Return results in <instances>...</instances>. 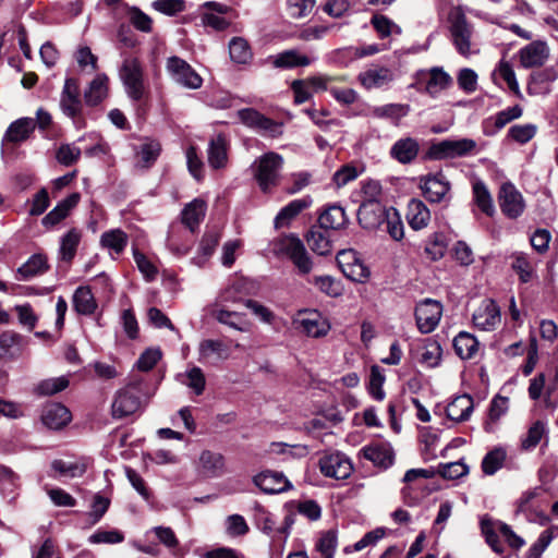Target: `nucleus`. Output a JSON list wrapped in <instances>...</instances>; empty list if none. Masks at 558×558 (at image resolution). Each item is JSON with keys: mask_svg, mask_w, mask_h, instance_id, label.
<instances>
[{"mask_svg": "<svg viewBox=\"0 0 558 558\" xmlns=\"http://www.w3.org/2000/svg\"><path fill=\"white\" fill-rule=\"evenodd\" d=\"M442 315L440 302L425 299L415 307V319L422 333H429L436 329Z\"/></svg>", "mask_w": 558, "mask_h": 558, "instance_id": "9", "label": "nucleus"}, {"mask_svg": "<svg viewBox=\"0 0 558 558\" xmlns=\"http://www.w3.org/2000/svg\"><path fill=\"white\" fill-rule=\"evenodd\" d=\"M161 153V145L156 140H146L138 146L137 157L141 167L149 168L158 159Z\"/></svg>", "mask_w": 558, "mask_h": 558, "instance_id": "46", "label": "nucleus"}, {"mask_svg": "<svg viewBox=\"0 0 558 558\" xmlns=\"http://www.w3.org/2000/svg\"><path fill=\"white\" fill-rule=\"evenodd\" d=\"M279 247L291 259L300 275L312 271L313 262L300 238L294 234L287 235L280 240Z\"/></svg>", "mask_w": 558, "mask_h": 558, "instance_id": "6", "label": "nucleus"}, {"mask_svg": "<svg viewBox=\"0 0 558 558\" xmlns=\"http://www.w3.org/2000/svg\"><path fill=\"white\" fill-rule=\"evenodd\" d=\"M337 262L343 275L348 279L360 283L368 280L371 271L368 267L356 256L354 251H341L337 256Z\"/></svg>", "mask_w": 558, "mask_h": 558, "instance_id": "11", "label": "nucleus"}, {"mask_svg": "<svg viewBox=\"0 0 558 558\" xmlns=\"http://www.w3.org/2000/svg\"><path fill=\"white\" fill-rule=\"evenodd\" d=\"M337 545V532L335 530H328L320 534L316 544V549L324 556V558H333Z\"/></svg>", "mask_w": 558, "mask_h": 558, "instance_id": "51", "label": "nucleus"}, {"mask_svg": "<svg viewBox=\"0 0 558 558\" xmlns=\"http://www.w3.org/2000/svg\"><path fill=\"white\" fill-rule=\"evenodd\" d=\"M361 192L363 195L362 202L380 203L383 189L379 181L373 179L363 181Z\"/></svg>", "mask_w": 558, "mask_h": 558, "instance_id": "64", "label": "nucleus"}, {"mask_svg": "<svg viewBox=\"0 0 558 558\" xmlns=\"http://www.w3.org/2000/svg\"><path fill=\"white\" fill-rule=\"evenodd\" d=\"M319 469L325 476L335 480H347L353 471L351 461L340 452L323 457Z\"/></svg>", "mask_w": 558, "mask_h": 558, "instance_id": "13", "label": "nucleus"}, {"mask_svg": "<svg viewBox=\"0 0 558 558\" xmlns=\"http://www.w3.org/2000/svg\"><path fill=\"white\" fill-rule=\"evenodd\" d=\"M282 165L283 158L275 151H268L254 161L251 169L262 192L268 193L278 185Z\"/></svg>", "mask_w": 558, "mask_h": 558, "instance_id": "2", "label": "nucleus"}, {"mask_svg": "<svg viewBox=\"0 0 558 558\" xmlns=\"http://www.w3.org/2000/svg\"><path fill=\"white\" fill-rule=\"evenodd\" d=\"M306 241L310 248L322 256L328 255L331 253V242L329 240L328 230L318 228H312L306 234Z\"/></svg>", "mask_w": 558, "mask_h": 558, "instance_id": "40", "label": "nucleus"}, {"mask_svg": "<svg viewBox=\"0 0 558 558\" xmlns=\"http://www.w3.org/2000/svg\"><path fill=\"white\" fill-rule=\"evenodd\" d=\"M347 223V216L341 206H329L318 218L320 229L336 230Z\"/></svg>", "mask_w": 558, "mask_h": 558, "instance_id": "41", "label": "nucleus"}, {"mask_svg": "<svg viewBox=\"0 0 558 558\" xmlns=\"http://www.w3.org/2000/svg\"><path fill=\"white\" fill-rule=\"evenodd\" d=\"M395 80V74L387 66L374 65L359 74L361 85L366 89L381 88Z\"/></svg>", "mask_w": 558, "mask_h": 558, "instance_id": "18", "label": "nucleus"}, {"mask_svg": "<svg viewBox=\"0 0 558 558\" xmlns=\"http://www.w3.org/2000/svg\"><path fill=\"white\" fill-rule=\"evenodd\" d=\"M506 460V451L502 448H495L489 451L482 461V470L487 475L495 474Z\"/></svg>", "mask_w": 558, "mask_h": 558, "instance_id": "50", "label": "nucleus"}, {"mask_svg": "<svg viewBox=\"0 0 558 558\" xmlns=\"http://www.w3.org/2000/svg\"><path fill=\"white\" fill-rule=\"evenodd\" d=\"M108 76L104 73L97 74L84 92V101L87 106L95 107L107 98Z\"/></svg>", "mask_w": 558, "mask_h": 558, "instance_id": "32", "label": "nucleus"}, {"mask_svg": "<svg viewBox=\"0 0 558 558\" xmlns=\"http://www.w3.org/2000/svg\"><path fill=\"white\" fill-rule=\"evenodd\" d=\"M128 235L121 229H113L104 232L100 238V243L104 247L113 251L116 254H121L128 245Z\"/></svg>", "mask_w": 558, "mask_h": 558, "instance_id": "47", "label": "nucleus"}, {"mask_svg": "<svg viewBox=\"0 0 558 558\" xmlns=\"http://www.w3.org/2000/svg\"><path fill=\"white\" fill-rule=\"evenodd\" d=\"M500 322V310L494 300L486 299L473 314V324L482 330H490Z\"/></svg>", "mask_w": 558, "mask_h": 558, "instance_id": "19", "label": "nucleus"}, {"mask_svg": "<svg viewBox=\"0 0 558 558\" xmlns=\"http://www.w3.org/2000/svg\"><path fill=\"white\" fill-rule=\"evenodd\" d=\"M206 214V203L203 199L195 198L182 210V222L191 230L194 231Z\"/></svg>", "mask_w": 558, "mask_h": 558, "instance_id": "39", "label": "nucleus"}, {"mask_svg": "<svg viewBox=\"0 0 558 558\" xmlns=\"http://www.w3.org/2000/svg\"><path fill=\"white\" fill-rule=\"evenodd\" d=\"M363 457L369 460L374 465L388 469L395 460L392 447L387 442H378L365 446L362 449Z\"/></svg>", "mask_w": 558, "mask_h": 558, "instance_id": "22", "label": "nucleus"}, {"mask_svg": "<svg viewBox=\"0 0 558 558\" xmlns=\"http://www.w3.org/2000/svg\"><path fill=\"white\" fill-rule=\"evenodd\" d=\"M253 282L246 278H236L219 294L221 303H244V296L252 293Z\"/></svg>", "mask_w": 558, "mask_h": 558, "instance_id": "25", "label": "nucleus"}, {"mask_svg": "<svg viewBox=\"0 0 558 558\" xmlns=\"http://www.w3.org/2000/svg\"><path fill=\"white\" fill-rule=\"evenodd\" d=\"M469 473V466L462 461L439 464L436 474L441 475L447 480H457Z\"/></svg>", "mask_w": 558, "mask_h": 558, "instance_id": "53", "label": "nucleus"}, {"mask_svg": "<svg viewBox=\"0 0 558 558\" xmlns=\"http://www.w3.org/2000/svg\"><path fill=\"white\" fill-rule=\"evenodd\" d=\"M229 143L225 135L211 138L207 149L208 163L214 169L225 168L228 162Z\"/></svg>", "mask_w": 558, "mask_h": 558, "instance_id": "28", "label": "nucleus"}, {"mask_svg": "<svg viewBox=\"0 0 558 558\" xmlns=\"http://www.w3.org/2000/svg\"><path fill=\"white\" fill-rule=\"evenodd\" d=\"M476 143L471 138L444 140L430 146L428 157L434 160L464 157L475 149Z\"/></svg>", "mask_w": 558, "mask_h": 558, "instance_id": "5", "label": "nucleus"}, {"mask_svg": "<svg viewBox=\"0 0 558 558\" xmlns=\"http://www.w3.org/2000/svg\"><path fill=\"white\" fill-rule=\"evenodd\" d=\"M41 421L50 429H60L71 421V413L61 403H50L44 408Z\"/></svg>", "mask_w": 558, "mask_h": 558, "instance_id": "27", "label": "nucleus"}, {"mask_svg": "<svg viewBox=\"0 0 558 558\" xmlns=\"http://www.w3.org/2000/svg\"><path fill=\"white\" fill-rule=\"evenodd\" d=\"M199 471L207 477H219L226 472V460L220 452L204 450L198 459Z\"/></svg>", "mask_w": 558, "mask_h": 558, "instance_id": "23", "label": "nucleus"}, {"mask_svg": "<svg viewBox=\"0 0 558 558\" xmlns=\"http://www.w3.org/2000/svg\"><path fill=\"white\" fill-rule=\"evenodd\" d=\"M388 213L381 203L362 202L357 210V220L363 229L375 230L384 225Z\"/></svg>", "mask_w": 558, "mask_h": 558, "instance_id": "14", "label": "nucleus"}, {"mask_svg": "<svg viewBox=\"0 0 558 558\" xmlns=\"http://www.w3.org/2000/svg\"><path fill=\"white\" fill-rule=\"evenodd\" d=\"M238 117L240 121L251 128L255 129L257 131H263L266 133H269L271 135L276 134L278 132L279 125L272 121L271 119L265 117L260 112H258L256 109L253 108H244L238 111Z\"/></svg>", "mask_w": 558, "mask_h": 558, "instance_id": "20", "label": "nucleus"}, {"mask_svg": "<svg viewBox=\"0 0 558 558\" xmlns=\"http://www.w3.org/2000/svg\"><path fill=\"white\" fill-rule=\"evenodd\" d=\"M119 75L128 97L133 101L142 100L146 90L144 86V72L140 60L137 58L124 59Z\"/></svg>", "mask_w": 558, "mask_h": 558, "instance_id": "3", "label": "nucleus"}, {"mask_svg": "<svg viewBox=\"0 0 558 558\" xmlns=\"http://www.w3.org/2000/svg\"><path fill=\"white\" fill-rule=\"evenodd\" d=\"M420 186L424 196L432 203L444 201L450 190V184L441 172L422 178Z\"/></svg>", "mask_w": 558, "mask_h": 558, "instance_id": "16", "label": "nucleus"}, {"mask_svg": "<svg viewBox=\"0 0 558 558\" xmlns=\"http://www.w3.org/2000/svg\"><path fill=\"white\" fill-rule=\"evenodd\" d=\"M512 268L519 275L520 280L529 282L533 276V267L524 253H514L512 255Z\"/></svg>", "mask_w": 558, "mask_h": 558, "instance_id": "55", "label": "nucleus"}, {"mask_svg": "<svg viewBox=\"0 0 558 558\" xmlns=\"http://www.w3.org/2000/svg\"><path fill=\"white\" fill-rule=\"evenodd\" d=\"M501 211L511 219L518 218L524 210L522 194L511 182H505L498 195Z\"/></svg>", "mask_w": 558, "mask_h": 558, "instance_id": "12", "label": "nucleus"}, {"mask_svg": "<svg viewBox=\"0 0 558 558\" xmlns=\"http://www.w3.org/2000/svg\"><path fill=\"white\" fill-rule=\"evenodd\" d=\"M62 112L71 118L77 128L84 126L82 118L83 104L81 100L80 84L74 77H66L60 96Z\"/></svg>", "mask_w": 558, "mask_h": 558, "instance_id": "4", "label": "nucleus"}, {"mask_svg": "<svg viewBox=\"0 0 558 558\" xmlns=\"http://www.w3.org/2000/svg\"><path fill=\"white\" fill-rule=\"evenodd\" d=\"M48 268L47 257L43 254H34L17 268L15 278L20 281H27L45 274Z\"/></svg>", "mask_w": 558, "mask_h": 558, "instance_id": "30", "label": "nucleus"}, {"mask_svg": "<svg viewBox=\"0 0 558 558\" xmlns=\"http://www.w3.org/2000/svg\"><path fill=\"white\" fill-rule=\"evenodd\" d=\"M546 433L545 424L542 421H536L527 430L525 436L521 439V447L524 450L535 448Z\"/></svg>", "mask_w": 558, "mask_h": 558, "instance_id": "52", "label": "nucleus"}, {"mask_svg": "<svg viewBox=\"0 0 558 558\" xmlns=\"http://www.w3.org/2000/svg\"><path fill=\"white\" fill-rule=\"evenodd\" d=\"M81 149L73 144H62L57 153L56 158L59 163L69 167L74 165L81 157Z\"/></svg>", "mask_w": 558, "mask_h": 558, "instance_id": "57", "label": "nucleus"}, {"mask_svg": "<svg viewBox=\"0 0 558 558\" xmlns=\"http://www.w3.org/2000/svg\"><path fill=\"white\" fill-rule=\"evenodd\" d=\"M253 483L265 494H280L291 488V483L283 473L270 470L255 475Z\"/></svg>", "mask_w": 558, "mask_h": 558, "instance_id": "15", "label": "nucleus"}, {"mask_svg": "<svg viewBox=\"0 0 558 558\" xmlns=\"http://www.w3.org/2000/svg\"><path fill=\"white\" fill-rule=\"evenodd\" d=\"M186 380L183 381L195 395L199 396L205 390L206 379L203 371L194 366L185 373Z\"/></svg>", "mask_w": 558, "mask_h": 558, "instance_id": "58", "label": "nucleus"}, {"mask_svg": "<svg viewBox=\"0 0 558 558\" xmlns=\"http://www.w3.org/2000/svg\"><path fill=\"white\" fill-rule=\"evenodd\" d=\"M447 244L442 234L434 233L425 246V253L433 259H440L446 252Z\"/></svg>", "mask_w": 558, "mask_h": 558, "instance_id": "62", "label": "nucleus"}, {"mask_svg": "<svg viewBox=\"0 0 558 558\" xmlns=\"http://www.w3.org/2000/svg\"><path fill=\"white\" fill-rule=\"evenodd\" d=\"M549 49L546 43L536 40L520 50L521 64L524 68L542 65L548 58Z\"/></svg>", "mask_w": 558, "mask_h": 558, "instance_id": "26", "label": "nucleus"}, {"mask_svg": "<svg viewBox=\"0 0 558 558\" xmlns=\"http://www.w3.org/2000/svg\"><path fill=\"white\" fill-rule=\"evenodd\" d=\"M314 59L300 53L295 49L282 51L274 57L272 64L278 69H294L298 66H307Z\"/></svg>", "mask_w": 558, "mask_h": 558, "instance_id": "38", "label": "nucleus"}, {"mask_svg": "<svg viewBox=\"0 0 558 558\" xmlns=\"http://www.w3.org/2000/svg\"><path fill=\"white\" fill-rule=\"evenodd\" d=\"M315 4V0H287L288 13L293 19L308 15Z\"/></svg>", "mask_w": 558, "mask_h": 558, "instance_id": "61", "label": "nucleus"}, {"mask_svg": "<svg viewBox=\"0 0 558 558\" xmlns=\"http://www.w3.org/2000/svg\"><path fill=\"white\" fill-rule=\"evenodd\" d=\"M450 34L452 43L461 56L469 57L477 50H472L473 27L462 12L450 17Z\"/></svg>", "mask_w": 558, "mask_h": 558, "instance_id": "8", "label": "nucleus"}, {"mask_svg": "<svg viewBox=\"0 0 558 558\" xmlns=\"http://www.w3.org/2000/svg\"><path fill=\"white\" fill-rule=\"evenodd\" d=\"M385 376L381 374L380 368L377 365L372 366L369 376V393L374 399L381 401L385 397L383 385Z\"/></svg>", "mask_w": 558, "mask_h": 558, "instance_id": "63", "label": "nucleus"}, {"mask_svg": "<svg viewBox=\"0 0 558 558\" xmlns=\"http://www.w3.org/2000/svg\"><path fill=\"white\" fill-rule=\"evenodd\" d=\"M420 153V143L414 137H402L390 148V157L401 165L412 163Z\"/></svg>", "mask_w": 558, "mask_h": 558, "instance_id": "21", "label": "nucleus"}, {"mask_svg": "<svg viewBox=\"0 0 558 558\" xmlns=\"http://www.w3.org/2000/svg\"><path fill=\"white\" fill-rule=\"evenodd\" d=\"M372 25L380 38H386L392 33L401 34V28L385 15L375 14L371 20Z\"/></svg>", "mask_w": 558, "mask_h": 558, "instance_id": "54", "label": "nucleus"}, {"mask_svg": "<svg viewBox=\"0 0 558 558\" xmlns=\"http://www.w3.org/2000/svg\"><path fill=\"white\" fill-rule=\"evenodd\" d=\"M149 398L150 395L147 391V384L144 379L131 380L125 387L117 391L114 396L111 405L113 417L122 418L136 413Z\"/></svg>", "mask_w": 558, "mask_h": 558, "instance_id": "1", "label": "nucleus"}, {"mask_svg": "<svg viewBox=\"0 0 558 558\" xmlns=\"http://www.w3.org/2000/svg\"><path fill=\"white\" fill-rule=\"evenodd\" d=\"M293 324L298 325L303 333L313 338L324 337L330 330L329 322L317 311H300Z\"/></svg>", "mask_w": 558, "mask_h": 558, "instance_id": "10", "label": "nucleus"}, {"mask_svg": "<svg viewBox=\"0 0 558 558\" xmlns=\"http://www.w3.org/2000/svg\"><path fill=\"white\" fill-rule=\"evenodd\" d=\"M69 386V379L64 376L43 380L37 386L40 395L50 396L64 390Z\"/></svg>", "mask_w": 558, "mask_h": 558, "instance_id": "60", "label": "nucleus"}, {"mask_svg": "<svg viewBox=\"0 0 558 558\" xmlns=\"http://www.w3.org/2000/svg\"><path fill=\"white\" fill-rule=\"evenodd\" d=\"M36 122L32 118H20L12 122L2 140V143H20L28 138L29 134L35 130Z\"/></svg>", "mask_w": 558, "mask_h": 558, "instance_id": "34", "label": "nucleus"}, {"mask_svg": "<svg viewBox=\"0 0 558 558\" xmlns=\"http://www.w3.org/2000/svg\"><path fill=\"white\" fill-rule=\"evenodd\" d=\"M198 354L201 362H209L211 360H227L230 351L221 340L205 339L199 342Z\"/></svg>", "mask_w": 558, "mask_h": 558, "instance_id": "33", "label": "nucleus"}, {"mask_svg": "<svg viewBox=\"0 0 558 558\" xmlns=\"http://www.w3.org/2000/svg\"><path fill=\"white\" fill-rule=\"evenodd\" d=\"M417 76L420 82H425V92L433 97L452 84L450 75L438 66L432 68L428 72L420 71Z\"/></svg>", "mask_w": 558, "mask_h": 558, "instance_id": "17", "label": "nucleus"}, {"mask_svg": "<svg viewBox=\"0 0 558 558\" xmlns=\"http://www.w3.org/2000/svg\"><path fill=\"white\" fill-rule=\"evenodd\" d=\"M384 225H386V230L393 240L400 241L403 239L404 227L399 214L395 209L389 210Z\"/></svg>", "mask_w": 558, "mask_h": 558, "instance_id": "59", "label": "nucleus"}, {"mask_svg": "<svg viewBox=\"0 0 558 558\" xmlns=\"http://www.w3.org/2000/svg\"><path fill=\"white\" fill-rule=\"evenodd\" d=\"M80 198L81 196L78 193H72L69 195L43 218V225L45 227H53L58 225L69 216L70 211L78 204Z\"/></svg>", "mask_w": 558, "mask_h": 558, "instance_id": "31", "label": "nucleus"}, {"mask_svg": "<svg viewBox=\"0 0 558 558\" xmlns=\"http://www.w3.org/2000/svg\"><path fill=\"white\" fill-rule=\"evenodd\" d=\"M82 239V232L75 228L69 230L60 241L59 255L60 259L65 263H71L75 257L78 244Z\"/></svg>", "mask_w": 558, "mask_h": 558, "instance_id": "42", "label": "nucleus"}, {"mask_svg": "<svg viewBox=\"0 0 558 558\" xmlns=\"http://www.w3.org/2000/svg\"><path fill=\"white\" fill-rule=\"evenodd\" d=\"M407 220L413 230L427 227L430 213L427 206L420 199H411L408 204Z\"/></svg>", "mask_w": 558, "mask_h": 558, "instance_id": "36", "label": "nucleus"}, {"mask_svg": "<svg viewBox=\"0 0 558 558\" xmlns=\"http://www.w3.org/2000/svg\"><path fill=\"white\" fill-rule=\"evenodd\" d=\"M453 348L456 353L463 360L475 356L478 351V341L476 338L465 331L459 332L453 339Z\"/></svg>", "mask_w": 558, "mask_h": 558, "instance_id": "44", "label": "nucleus"}, {"mask_svg": "<svg viewBox=\"0 0 558 558\" xmlns=\"http://www.w3.org/2000/svg\"><path fill=\"white\" fill-rule=\"evenodd\" d=\"M229 53L233 62L245 64L252 59V51L248 43L242 37H234L229 43Z\"/></svg>", "mask_w": 558, "mask_h": 558, "instance_id": "48", "label": "nucleus"}, {"mask_svg": "<svg viewBox=\"0 0 558 558\" xmlns=\"http://www.w3.org/2000/svg\"><path fill=\"white\" fill-rule=\"evenodd\" d=\"M474 403L470 395L457 396L446 408L447 417L454 422L468 421L473 412Z\"/></svg>", "mask_w": 558, "mask_h": 558, "instance_id": "29", "label": "nucleus"}, {"mask_svg": "<svg viewBox=\"0 0 558 558\" xmlns=\"http://www.w3.org/2000/svg\"><path fill=\"white\" fill-rule=\"evenodd\" d=\"M410 111L409 105L403 104H387L373 108L372 114L378 119H387L395 125L399 124V121L405 117Z\"/></svg>", "mask_w": 558, "mask_h": 558, "instance_id": "45", "label": "nucleus"}, {"mask_svg": "<svg viewBox=\"0 0 558 558\" xmlns=\"http://www.w3.org/2000/svg\"><path fill=\"white\" fill-rule=\"evenodd\" d=\"M166 70L179 85L189 89H198L203 84L199 74L183 59L173 56L167 59Z\"/></svg>", "mask_w": 558, "mask_h": 558, "instance_id": "7", "label": "nucleus"}, {"mask_svg": "<svg viewBox=\"0 0 558 558\" xmlns=\"http://www.w3.org/2000/svg\"><path fill=\"white\" fill-rule=\"evenodd\" d=\"M73 307L81 315H92L97 302L88 287H78L73 294Z\"/></svg>", "mask_w": 558, "mask_h": 558, "instance_id": "43", "label": "nucleus"}, {"mask_svg": "<svg viewBox=\"0 0 558 558\" xmlns=\"http://www.w3.org/2000/svg\"><path fill=\"white\" fill-rule=\"evenodd\" d=\"M211 315L218 323L240 332H250L253 326L252 322L247 319L244 313L217 308L213 310Z\"/></svg>", "mask_w": 558, "mask_h": 558, "instance_id": "24", "label": "nucleus"}, {"mask_svg": "<svg viewBox=\"0 0 558 558\" xmlns=\"http://www.w3.org/2000/svg\"><path fill=\"white\" fill-rule=\"evenodd\" d=\"M24 338L11 330L4 331L0 335V357L14 359L19 356L24 347Z\"/></svg>", "mask_w": 558, "mask_h": 558, "instance_id": "35", "label": "nucleus"}, {"mask_svg": "<svg viewBox=\"0 0 558 558\" xmlns=\"http://www.w3.org/2000/svg\"><path fill=\"white\" fill-rule=\"evenodd\" d=\"M536 134V126L534 124H517L512 125L508 131V136L519 144L530 142Z\"/></svg>", "mask_w": 558, "mask_h": 558, "instance_id": "56", "label": "nucleus"}, {"mask_svg": "<svg viewBox=\"0 0 558 558\" xmlns=\"http://www.w3.org/2000/svg\"><path fill=\"white\" fill-rule=\"evenodd\" d=\"M474 201L478 208L486 215L492 216L495 211L493 198L488 192L487 186L482 181H476L473 184Z\"/></svg>", "mask_w": 558, "mask_h": 558, "instance_id": "49", "label": "nucleus"}, {"mask_svg": "<svg viewBox=\"0 0 558 558\" xmlns=\"http://www.w3.org/2000/svg\"><path fill=\"white\" fill-rule=\"evenodd\" d=\"M311 205L312 198L310 196L291 201L288 205L282 207L276 216L275 227L281 228L289 225L292 219H294L300 213L308 208Z\"/></svg>", "mask_w": 558, "mask_h": 558, "instance_id": "37", "label": "nucleus"}]
</instances>
